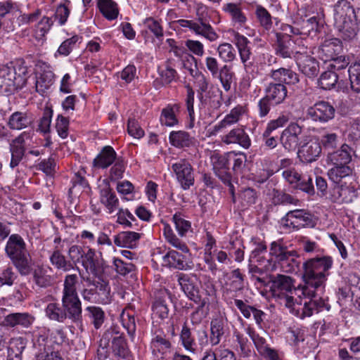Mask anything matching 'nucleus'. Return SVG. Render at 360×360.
<instances>
[{
	"mask_svg": "<svg viewBox=\"0 0 360 360\" xmlns=\"http://www.w3.org/2000/svg\"><path fill=\"white\" fill-rule=\"evenodd\" d=\"M333 259L329 256L314 257L304 262L302 278L304 285L295 286V280L286 275L276 274L270 278V292L272 297L283 305H289L294 297L316 296L325 288V283L332 267Z\"/></svg>",
	"mask_w": 360,
	"mask_h": 360,
	"instance_id": "nucleus-1",
	"label": "nucleus"
},
{
	"mask_svg": "<svg viewBox=\"0 0 360 360\" xmlns=\"http://www.w3.org/2000/svg\"><path fill=\"white\" fill-rule=\"evenodd\" d=\"M334 26L339 32L340 37L345 41H352L359 32L357 11L347 0H339L333 6Z\"/></svg>",
	"mask_w": 360,
	"mask_h": 360,
	"instance_id": "nucleus-2",
	"label": "nucleus"
},
{
	"mask_svg": "<svg viewBox=\"0 0 360 360\" xmlns=\"http://www.w3.org/2000/svg\"><path fill=\"white\" fill-rule=\"evenodd\" d=\"M5 253L21 276H27L31 273L32 259L20 235L14 233L8 237Z\"/></svg>",
	"mask_w": 360,
	"mask_h": 360,
	"instance_id": "nucleus-3",
	"label": "nucleus"
},
{
	"mask_svg": "<svg viewBox=\"0 0 360 360\" xmlns=\"http://www.w3.org/2000/svg\"><path fill=\"white\" fill-rule=\"evenodd\" d=\"M353 149L347 144H342L340 148L328 152L326 161L333 165L328 172L329 179L334 183H340L342 179L353 173L352 165Z\"/></svg>",
	"mask_w": 360,
	"mask_h": 360,
	"instance_id": "nucleus-4",
	"label": "nucleus"
},
{
	"mask_svg": "<svg viewBox=\"0 0 360 360\" xmlns=\"http://www.w3.org/2000/svg\"><path fill=\"white\" fill-rule=\"evenodd\" d=\"M210 9L201 3L196 6L195 20L179 19L175 22L176 27L183 31H190L196 35L201 36L210 42L215 41L219 35L207 20Z\"/></svg>",
	"mask_w": 360,
	"mask_h": 360,
	"instance_id": "nucleus-5",
	"label": "nucleus"
},
{
	"mask_svg": "<svg viewBox=\"0 0 360 360\" xmlns=\"http://www.w3.org/2000/svg\"><path fill=\"white\" fill-rule=\"evenodd\" d=\"M269 253L275 258L283 272L292 273L299 268L300 262L297 260L299 255L297 251L289 250L283 240L272 242Z\"/></svg>",
	"mask_w": 360,
	"mask_h": 360,
	"instance_id": "nucleus-6",
	"label": "nucleus"
},
{
	"mask_svg": "<svg viewBox=\"0 0 360 360\" xmlns=\"http://www.w3.org/2000/svg\"><path fill=\"white\" fill-rule=\"evenodd\" d=\"M16 68L13 65H3L0 68V88L6 91L20 88L25 82L27 68L22 64Z\"/></svg>",
	"mask_w": 360,
	"mask_h": 360,
	"instance_id": "nucleus-7",
	"label": "nucleus"
},
{
	"mask_svg": "<svg viewBox=\"0 0 360 360\" xmlns=\"http://www.w3.org/2000/svg\"><path fill=\"white\" fill-rule=\"evenodd\" d=\"M49 330L45 328L34 332L33 345L35 349V360H63L58 352L53 350L49 340Z\"/></svg>",
	"mask_w": 360,
	"mask_h": 360,
	"instance_id": "nucleus-8",
	"label": "nucleus"
},
{
	"mask_svg": "<svg viewBox=\"0 0 360 360\" xmlns=\"http://www.w3.org/2000/svg\"><path fill=\"white\" fill-rule=\"evenodd\" d=\"M283 227L299 230L304 227H314L316 220L313 214L305 210H290L281 218Z\"/></svg>",
	"mask_w": 360,
	"mask_h": 360,
	"instance_id": "nucleus-9",
	"label": "nucleus"
},
{
	"mask_svg": "<svg viewBox=\"0 0 360 360\" xmlns=\"http://www.w3.org/2000/svg\"><path fill=\"white\" fill-rule=\"evenodd\" d=\"M111 342L112 353L120 358L125 359L129 354V349L126 340L117 328L112 327L103 334V345L109 346Z\"/></svg>",
	"mask_w": 360,
	"mask_h": 360,
	"instance_id": "nucleus-10",
	"label": "nucleus"
},
{
	"mask_svg": "<svg viewBox=\"0 0 360 360\" xmlns=\"http://www.w3.org/2000/svg\"><path fill=\"white\" fill-rule=\"evenodd\" d=\"M283 178L293 187L298 188L309 195L315 194L313 178L309 174H300L295 169H289L282 172Z\"/></svg>",
	"mask_w": 360,
	"mask_h": 360,
	"instance_id": "nucleus-11",
	"label": "nucleus"
},
{
	"mask_svg": "<svg viewBox=\"0 0 360 360\" xmlns=\"http://www.w3.org/2000/svg\"><path fill=\"white\" fill-rule=\"evenodd\" d=\"M335 108L327 101H319L308 108L306 115L308 119L319 123H326L335 117Z\"/></svg>",
	"mask_w": 360,
	"mask_h": 360,
	"instance_id": "nucleus-12",
	"label": "nucleus"
},
{
	"mask_svg": "<svg viewBox=\"0 0 360 360\" xmlns=\"http://www.w3.org/2000/svg\"><path fill=\"white\" fill-rule=\"evenodd\" d=\"M229 280V282L226 284L223 292V298L231 307L233 304V298L244 289V276L239 269H236L231 271Z\"/></svg>",
	"mask_w": 360,
	"mask_h": 360,
	"instance_id": "nucleus-13",
	"label": "nucleus"
},
{
	"mask_svg": "<svg viewBox=\"0 0 360 360\" xmlns=\"http://www.w3.org/2000/svg\"><path fill=\"white\" fill-rule=\"evenodd\" d=\"M276 41L274 45L276 54L283 58H288L297 56L301 53L303 47L299 48L295 46V42L290 37L282 35L280 32L276 33Z\"/></svg>",
	"mask_w": 360,
	"mask_h": 360,
	"instance_id": "nucleus-14",
	"label": "nucleus"
},
{
	"mask_svg": "<svg viewBox=\"0 0 360 360\" xmlns=\"http://www.w3.org/2000/svg\"><path fill=\"white\" fill-rule=\"evenodd\" d=\"M172 169L178 182L184 190L190 188L194 184V174L191 165L186 159H181L172 164Z\"/></svg>",
	"mask_w": 360,
	"mask_h": 360,
	"instance_id": "nucleus-15",
	"label": "nucleus"
},
{
	"mask_svg": "<svg viewBox=\"0 0 360 360\" xmlns=\"http://www.w3.org/2000/svg\"><path fill=\"white\" fill-rule=\"evenodd\" d=\"M33 135V131H24L11 143L10 151L11 153V160L10 167L12 169L17 167L22 160L25 153V144L27 141L32 139Z\"/></svg>",
	"mask_w": 360,
	"mask_h": 360,
	"instance_id": "nucleus-16",
	"label": "nucleus"
},
{
	"mask_svg": "<svg viewBox=\"0 0 360 360\" xmlns=\"http://www.w3.org/2000/svg\"><path fill=\"white\" fill-rule=\"evenodd\" d=\"M302 129L297 123L290 124L281 133L280 141L283 147L288 152L294 151L300 146Z\"/></svg>",
	"mask_w": 360,
	"mask_h": 360,
	"instance_id": "nucleus-17",
	"label": "nucleus"
},
{
	"mask_svg": "<svg viewBox=\"0 0 360 360\" xmlns=\"http://www.w3.org/2000/svg\"><path fill=\"white\" fill-rule=\"evenodd\" d=\"M321 146L318 140L306 137L300 141L298 156L304 162H311L319 157Z\"/></svg>",
	"mask_w": 360,
	"mask_h": 360,
	"instance_id": "nucleus-18",
	"label": "nucleus"
},
{
	"mask_svg": "<svg viewBox=\"0 0 360 360\" xmlns=\"http://www.w3.org/2000/svg\"><path fill=\"white\" fill-rule=\"evenodd\" d=\"M336 185L332 188L330 192V198L332 201L336 203H349L357 197V192L354 186L352 185L339 184L335 183Z\"/></svg>",
	"mask_w": 360,
	"mask_h": 360,
	"instance_id": "nucleus-19",
	"label": "nucleus"
},
{
	"mask_svg": "<svg viewBox=\"0 0 360 360\" xmlns=\"http://www.w3.org/2000/svg\"><path fill=\"white\" fill-rule=\"evenodd\" d=\"M62 306L67 319L77 323L82 319V303L78 295L62 296Z\"/></svg>",
	"mask_w": 360,
	"mask_h": 360,
	"instance_id": "nucleus-20",
	"label": "nucleus"
},
{
	"mask_svg": "<svg viewBox=\"0 0 360 360\" xmlns=\"http://www.w3.org/2000/svg\"><path fill=\"white\" fill-rule=\"evenodd\" d=\"M295 60L300 71L305 76L312 78L318 75L319 65L314 57L302 51L301 53L295 56Z\"/></svg>",
	"mask_w": 360,
	"mask_h": 360,
	"instance_id": "nucleus-21",
	"label": "nucleus"
},
{
	"mask_svg": "<svg viewBox=\"0 0 360 360\" xmlns=\"http://www.w3.org/2000/svg\"><path fill=\"white\" fill-rule=\"evenodd\" d=\"M80 262L88 273L96 277H99L103 271L102 262L96 257L94 249L89 248L84 252Z\"/></svg>",
	"mask_w": 360,
	"mask_h": 360,
	"instance_id": "nucleus-22",
	"label": "nucleus"
},
{
	"mask_svg": "<svg viewBox=\"0 0 360 360\" xmlns=\"http://www.w3.org/2000/svg\"><path fill=\"white\" fill-rule=\"evenodd\" d=\"M325 21L319 15L311 17L307 20H303L300 28V35H304L314 38L321 32L323 27Z\"/></svg>",
	"mask_w": 360,
	"mask_h": 360,
	"instance_id": "nucleus-23",
	"label": "nucleus"
},
{
	"mask_svg": "<svg viewBox=\"0 0 360 360\" xmlns=\"http://www.w3.org/2000/svg\"><path fill=\"white\" fill-rule=\"evenodd\" d=\"M302 296H300V299L298 297H292L290 301V304L284 305L287 307L290 312L295 315V316L304 319L305 317H309L313 314L311 311V304H309V300H305L302 302ZM312 305H314L312 304Z\"/></svg>",
	"mask_w": 360,
	"mask_h": 360,
	"instance_id": "nucleus-24",
	"label": "nucleus"
},
{
	"mask_svg": "<svg viewBox=\"0 0 360 360\" xmlns=\"http://www.w3.org/2000/svg\"><path fill=\"white\" fill-rule=\"evenodd\" d=\"M264 91L273 105L283 103L288 95L286 86L281 83L270 82L266 86Z\"/></svg>",
	"mask_w": 360,
	"mask_h": 360,
	"instance_id": "nucleus-25",
	"label": "nucleus"
},
{
	"mask_svg": "<svg viewBox=\"0 0 360 360\" xmlns=\"http://www.w3.org/2000/svg\"><path fill=\"white\" fill-rule=\"evenodd\" d=\"M342 50L341 41L339 39H326L319 49L321 58L325 62L335 58Z\"/></svg>",
	"mask_w": 360,
	"mask_h": 360,
	"instance_id": "nucleus-26",
	"label": "nucleus"
},
{
	"mask_svg": "<svg viewBox=\"0 0 360 360\" xmlns=\"http://www.w3.org/2000/svg\"><path fill=\"white\" fill-rule=\"evenodd\" d=\"M222 10L229 16L234 25L240 27L245 26L248 19L240 3H226L223 5Z\"/></svg>",
	"mask_w": 360,
	"mask_h": 360,
	"instance_id": "nucleus-27",
	"label": "nucleus"
},
{
	"mask_svg": "<svg viewBox=\"0 0 360 360\" xmlns=\"http://www.w3.org/2000/svg\"><path fill=\"white\" fill-rule=\"evenodd\" d=\"M34 317L28 313H11L5 316L4 326L13 328L20 326L27 328L34 321Z\"/></svg>",
	"mask_w": 360,
	"mask_h": 360,
	"instance_id": "nucleus-28",
	"label": "nucleus"
},
{
	"mask_svg": "<svg viewBox=\"0 0 360 360\" xmlns=\"http://www.w3.org/2000/svg\"><path fill=\"white\" fill-rule=\"evenodd\" d=\"M222 141L226 144L237 143L245 149L248 148L251 145V140L249 136L242 128L231 129L222 138Z\"/></svg>",
	"mask_w": 360,
	"mask_h": 360,
	"instance_id": "nucleus-29",
	"label": "nucleus"
},
{
	"mask_svg": "<svg viewBox=\"0 0 360 360\" xmlns=\"http://www.w3.org/2000/svg\"><path fill=\"white\" fill-rule=\"evenodd\" d=\"M226 321L221 316L213 319L210 323V343L212 346L219 344L226 333Z\"/></svg>",
	"mask_w": 360,
	"mask_h": 360,
	"instance_id": "nucleus-30",
	"label": "nucleus"
},
{
	"mask_svg": "<svg viewBox=\"0 0 360 360\" xmlns=\"http://www.w3.org/2000/svg\"><path fill=\"white\" fill-rule=\"evenodd\" d=\"M269 76L277 83H285L287 84H295L299 82L297 74L290 69L281 68L276 70H271Z\"/></svg>",
	"mask_w": 360,
	"mask_h": 360,
	"instance_id": "nucleus-31",
	"label": "nucleus"
},
{
	"mask_svg": "<svg viewBox=\"0 0 360 360\" xmlns=\"http://www.w3.org/2000/svg\"><path fill=\"white\" fill-rule=\"evenodd\" d=\"M117 160V154L112 147L106 146L93 161L95 167L105 169Z\"/></svg>",
	"mask_w": 360,
	"mask_h": 360,
	"instance_id": "nucleus-32",
	"label": "nucleus"
},
{
	"mask_svg": "<svg viewBox=\"0 0 360 360\" xmlns=\"http://www.w3.org/2000/svg\"><path fill=\"white\" fill-rule=\"evenodd\" d=\"M33 123L32 117L23 112H15L8 118V125L11 129L20 130L27 128Z\"/></svg>",
	"mask_w": 360,
	"mask_h": 360,
	"instance_id": "nucleus-33",
	"label": "nucleus"
},
{
	"mask_svg": "<svg viewBox=\"0 0 360 360\" xmlns=\"http://www.w3.org/2000/svg\"><path fill=\"white\" fill-rule=\"evenodd\" d=\"M141 235L134 231H122L115 236L114 243L121 248H134L136 247Z\"/></svg>",
	"mask_w": 360,
	"mask_h": 360,
	"instance_id": "nucleus-34",
	"label": "nucleus"
},
{
	"mask_svg": "<svg viewBox=\"0 0 360 360\" xmlns=\"http://www.w3.org/2000/svg\"><path fill=\"white\" fill-rule=\"evenodd\" d=\"M34 283L40 288H47L51 286L54 283L53 276L49 274L47 269L37 266L32 270Z\"/></svg>",
	"mask_w": 360,
	"mask_h": 360,
	"instance_id": "nucleus-35",
	"label": "nucleus"
},
{
	"mask_svg": "<svg viewBox=\"0 0 360 360\" xmlns=\"http://www.w3.org/2000/svg\"><path fill=\"white\" fill-rule=\"evenodd\" d=\"M100 201L108 209L109 213H112L118 208V198L109 185L101 189Z\"/></svg>",
	"mask_w": 360,
	"mask_h": 360,
	"instance_id": "nucleus-36",
	"label": "nucleus"
},
{
	"mask_svg": "<svg viewBox=\"0 0 360 360\" xmlns=\"http://www.w3.org/2000/svg\"><path fill=\"white\" fill-rule=\"evenodd\" d=\"M235 44L238 50L240 60L244 66L246 67V63L250 59L252 55L250 51V41L243 35L236 33L234 35Z\"/></svg>",
	"mask_w": 360,
	"mask_h": 360,
	"instance_id": "nucleus-37",
	"label": "nucleus"
},
{
	"mask_svg": "<svg viewBox=\"0 0 360 360\" xmlns=\"http://www.w3.org/2000/svg\"><path fill=\"white\" fill-rule=\"evenodd\" d=\"M162 259L164 265L169 267L182 270L188 266L186 256L175 250L169 251L163 256Z\"/></svg>",
	"mask_w": 360,
	"mask_h": 360,
	"instance_id": "nucleus-38",
	"label": "nucleus"
},
{
	"mask_svg": "<svg viewBox=\"0 0 360 360\" xmlns=\"http://www.w3.org/2000/svg\"><path fill=\"white\" fill-rule=\"evenodd\" d=\"M86 281L89 285L94 286L96 295L98 297L97 299L98 302L107 304L110 302V288L106 281L103 280L92 281L89 278H86Z\"/></svg>",
	"mask_w": 360,
	"mask_h": 360,
	"instance_id": "nucleus-39",
	"label": "nucleus"
},
{
	"mask_svg": "<svg viewBox=\"0 0 360 360\" xmlns=\"http://www.w3.org/2000/svg\"><path fill=\"white\" fill-rule=\"evenodd\" d=\"M162 295L155 300L153 305V311L155 315L161 319L168 317L169 308L167 301L169 300V295L167 290L162 292Z\"/></svg>",
	"mask_w": 360,
	"mask_h": 360,
	"instance_id": "nucleus-40",
	"label": "nucleus"
},
{
	"mask_svg": "<svg viewBox=\"0 0 360 360\" xmlns=\"http://www.w3.org/2000/svg\"><path fill=\"white\" fill-rule=\"evenodd\" d=\"M170 143L176 148L189 147L193 144V138L185 131H173L169 136Z\"/></svg>",
	"mask_w": 360,
	"mask_h": 360,
	"instance_id": "nucleus-41",
	"label": "nucleus"
},
{
	"mask_svg": "<svg viewBox=\"0 0 360 360\" xmlns=\"http://www.w3.org/2000/svg\"><path fill=\"white\" fill-rule=\"evenodd\" d=\"M150 347L153 353L164 354L170 349L172 344L165 334L155 333L151 340Z\"/></svg>",
	"mask_w": 360,
	"mask_h": 360,
	"instance_id": "nucleus-42",
	"label": "nucleus"
},
{
	"mask_svg": "<svg viewBox=\"0 0 360 360\" xmlns=\"http://www.w3.org/2000/svg\"><path fill=\"white\" fill-rule=\"evenodd\" d=\"M98 6L103 15L109 20L116 19L119 15L117 4L112 0H98Z\"/></svg>",
	"mask_w": 360,
	"mask_h": 360,
	"instance_id": "nucleus-43",
	"label": "nucleus"
},
{
	"mask_svg": "<svg viewBox=\"0 0 360 360\" xmlns=\"http://www.w3.org/2000/svg\"><path fill=\"white\" fill-rule=\"evenodd\" d=\"M255 15L259 25L266 31H269L273 26V19L270 13L262 6L257 5Z\"/></svg>",
	"mask_w": 360,
	"mask_h": 360,
	"instance_id": "nucleus-44",
	"label": "nucleus"
},
{
	"mask_svg": "<svg viewBox=\"0 0 360 360\" xmlns=\"http://www.w3.org/2000/svg\"><path fill=\"white\" fill-rule=\"evenodd\" d=\"M179 106L178 105H168L162 109L160 122L162 124L167 127H173L178 123L176 113L179 112Z\"/></svg>",
	"mask_w": 360,
	"mask_h": 360,
	"instance_id": "nucleus-45",
	"label": "nucleus"
},
{
	"mask_svg": "<svg viewBox=\"0 0 360 360\" xmlns=\"http://www.w3.org/2000/svg\"><path fill=\"white\" fill-rule=\"evenodd\" d=\"M54 80V74L51 71H44L36 77L35 87L37 92L42 94L53 84Z\"/></svg>",
	"mask_w": 360,
	"mask_h": 360,
	"instance_id": "nucleus-46",
	"label": "nucleus"
},
{
	"mask_svg": "<svg viewBox=\"0 0 360 360\" xmlns=\"http://www.w3.org/2000/svg\"><path fill=\"white\" fill-rule=\"evenodd\" d=\"M339 75L338 72L330 69L323 72L319 79L320 87L325 90H330L334 88L338 83Z\"/></svg>",
	"mask_w": 360,
	"mask_h": 360,
	"instance_id": "nucleus-47",
	"label": "nucleus"
},
{
	"mask_svg": "<svg viewBox=\"0 0 360 360\" xmlns=\"http://www.w3.org/2000/svg\"><path fill=\"white\" fill-rule=\"evenodd\" d=\"M45 313L46 316L52 321L63 323L67 319L63 306L60 307L58 303H49L45 309Z\"/></svg>",
	"mask_w": 360,
	"mask_h": 360,
	"instance_id": "nucleus-48",
	"label": "nucleus"
},
{
	"mask_svg": "<svg viewBox=\"0 0 360 360\" xmlns=\"http://www.w3.org/2000/svg\"><path fill=\"white\" fill-rule=\"evenodd\" d=\"M347 72L352 90L360 93V60L353 63Z\"/></svg>",
	"mask_w": 360,
	"mask_h": 360,
	"instance_id": "nucleus-49",
	"label": "nucleus"
},
{
	"mask_svg": "<svg viewBox=\"0 0 360 360\" xmlns=\"http://www.w3.org/2000/svg\"><path fill=\"white\" fill-rule=\"evenodd\" d=\"M180 340L183 347L192 353L196 351V343L194 337L192 335L191 329L186 323L184 324L180 333Z\"/></svg>",
	"mask_w": 360,
	"mask_h": 360,
	"instance_id": "nucleus-50",
	"label": "nucleus"
},
{
	"mask_svg": "<svg viewBox=\"0 0 360 360\" xmlns=\"http://www.w3.org/2000/svg\"><path fill=\"white\" fill-rule=\"evenodd\" d=\"M50 262L56 269L68 271L73 269V264L66 259L65 257L58 251H53L50 256Z\"/></svg>",
	"mask_w": 360,
	"mask_h": 360,
	"instance_id": "nucleus-51",
	"label": "nucleus"
},
{
	"mask_svg": "<svg viewBox=\"0 0 360 360\" xmlns=\"http://www.w3.org/2000/svg\"><path fill=\"white\" fill-rule=\"evenodd\" d=\"M234 73L231 70V68L227 65H224L221 67L218 75L215 77H217L226 91H229L231 89V84Z\"/></svg>",
	"mask_w": 360,
	"mask_h": 360,
	"instance_id": "nucleus-52",
	"label": "nucleus"
},
{
	"mask_svg": "<svg viewBox=\"0 0 360 360\" xmlns=\"http://www.w3.org/2000/svg\"><path fill=\"white\" fill-rule=\"evenodd\" d=\"M258 198L257 191L252 188H245L240 191L238 195V199L242 207L248 208L252 205L255 204Z\"/></svg>",
	"mask_w": 360,
	"mask_h": 360,
	"instance_id": "nucleus-53",
	"label": "nucleus"
},
{
	"mask_svg": "<svg viewBox=\"0 0 360 360\" xmlns=\"http://www.w3.org/2000/svg\"><path fill=\"white\" fill-rule=\"evenodd\" d=\"M217 51L219 58L226 63L233 61L236 58V51L229 43H223L218 46Z\"/></svg>",
	"mask_w": 360,
	"mask_h": 360,
	"instance_id": "nucleus-54",
	"label": "nucleus"
},
{
	"mask_svg": "<svg viewBox=\"0 0 360 360\" xmlns=\"http://www.w3.org/2000/svg\"><path fill=\"white\" fill-rule=\"evenodd\" d=\"M77 283L78 277L76 274L66 275L64 279L62 296L78 295L77 292Z\"/></svg>",
	"mask_w": 360,
	"mask_h": 360,
	"instance_id": "nucleus-55",
	"label": "nucleus"
},
{
	"mask_svg": "<svg viewBox=\"0 0 360 360\" xmlns=\"http://www.w3.org/2000/svg\"><path fill=\"white\" fill-rule=\"evenodd\" d=\"M243 113V108L241 107L235 108L232 109L229 114L226 115V117L215 127L218 130L223 128H226L228 126L236 123L240 118V116Z\"/></svg>",
	"mask_w": 360,
	"mask_h": 360,
	"instance_id": "nucleus-56",
	"label": "nucleus"
},
{
	"mask_svg": "<svg viewBox=\"0 0 360 360\" xmlns=\"http://www.w3.org/2000/svg\"><path fill=\"white\" fill-rule=\"evenodd\" d=\"M53 20L51 18L44 16L36 25L34 35L37 39L43 40L46 34L53 25Z\"/></svg>",
	"mask_w": 360,
	"mask_h": 360,
	"instance_id": "nucleus-57",
	"label": "nucleus"
},
{
	"mask_svg": "<svg viewBox=\"0 0 360 360\" xmlns=\"http://www.w3.org/2000/svg\"><path fill=\"white\" fill-rule=\"evenodd\" d=\"M233 153L221 155L214 152L211 155V162L214 172L229 167V162Z\"/></svg>",
	"mask_w": 360,
	"mask_h": 360,
	"instance_id": "nucleus-58",
	"label": "nucleus"
},
{
	"mask_svg": "<svg viewBox=\"0 0 360 360\" xmlns=\"http://www.w3.org/2000/svg\"><path fill=\"white\" fill-rule=\"evenodd\" d=\"M86 310L88 312L89 317L92 320L94 327L96 329L99 328L105 320L104 311L101 308L95 306L88 307Z\"/></svg>",
	"mask_w": 360,
	"mask_h": 360,
	"instance_id": "nucleus-59",
	"label": "nucleus"
},
{
	"mask_svg": "<svg viewBox=\"0 0 360 360\" xmlns=\"http://www.w3.org/2000/svg\"><path fill=\"white\" fill-rule=\"evenodd\" d=\"M172 219L175 224L176 229L181 236H184L191 228V222L186 220L184 216L179 212L174 214Z\"/></svg>",
	"mask_w": 360,
	"mask_h": 360,
	"instance_id": "nucleus-60",
	"label": "nucleus"
},
{
	"mask_svg": "<svg viewBox=\"0 0 360 360\" xmlns=\"http://www.w3.org/2000/svg\"><path fill=\"white\" fill-rule=\"evenodd\" d=\"M319 143L325 150H333L338 145V136L335 133H326L321 136Z\"/></svg>",
	"mask_w": 360,
	"mask_h": 360,
	"instance_id": "nucleus-61",
	"label": "nucleus"
},
{
	"mask_svg": "<svg viewBox=\"0 0 360 360\" xmlns=\"http://www.w3.org/2000/svg\"><path fill=\"white\" fill-rule=\"evenodd\" d=\"M273 201L275 205H297L300 200L290 194L278 191H274Z\"/></svg>",
	"mask_w": 360,
	"mask_h": 360,
	"instance_id": "nucleus-62",
	"label": "nucleus"
},
{
	"mask_svg": "<svg viewBox=\"0 0 360 360\" xmlns=\"http://www.w3.org/2000/svg\"><path fill=\"white\" fill-rule=\"evenodd\" d=\"M208 305V302H203L198 305L195 310L191 314V321L193 325H198L206 318L208 314V307L205 309V306Z\"/></svg>",
	"mask_w": 360,
	"mask_h": 360,
	"instance_id": "nucleus-63",
	"label": "nucleus"
},
{
	"mask_svg": "<svg viewBox=\"0 0 360 360\" xmlns=\"http://www.w3.org/2000/svg\"><path fill=\"white\" fill-rule=\"evenodd\" d=\"M186 105L190 120V127H193V122L195 120V112H194V96L195 92L190 86H186Z\"/></svg>",
	"mask_w": 360,
	"mask_h": 360,
	"instance_id": "nucleus-64",
	"label": "nucleus"
}]
</instances>
